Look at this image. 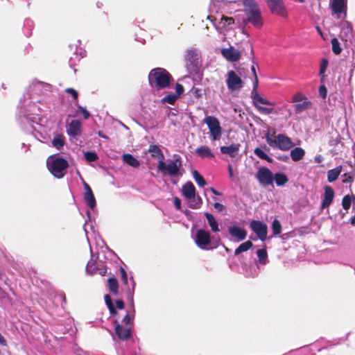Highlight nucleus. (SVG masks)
<instances>
[{"instance_id":"22","label":"nucleus","mask_w":355,"mask_h":355,"mask_svg":"<svg viewBox=\"0 0 355 355\" xmlns=\"http://www.w3.org/2000/svg\"><path fill=\"white\" fill-rule=\"evenodd\" d=\"M252 100H253V104L254 107H256V105H259L258 103L267 105H271L274 106L275 105V103L269 101L267 98L262 97L259 93L256 91H254L252 93Z\"/></svg>"},{"instance_id":"3","label":"nucleus","mask_w":355,"mask_h":355,"mask_svg":"<svg viewBox=\"0 0 355 355\" xmlns=\"http://www.w3.org/2000/svg\"><path fill=\"white\" fill-rule=\"evenodd\" d=\"M47 164L52 175L59 179L64 177L69 166V163L65 159L54 156L49 158Z\"/></svg>"},{"instance_id":"56","label":"nucleus","mask_w":355,"mask_h":355,"mask_svg":"<svg viewBox=\"0 0 355 355\" xmlns=\"http://www.w3.org/2000/svg\"><path fill=\"white\" fill-rule=\"evenodd\" d=\"M214 207L219 212H222L225 209V207L220 202H215Z\"/></svg>"},{"instance_id":"47","label":"nucleus","mask_w":355,"mask_h":355,"mask_svg":"<svg viewBox=\"0 0 355 355\" xmlns=\"http://www.w3.org/2000/svg\"><path fill=\"white\" fill-rule=\"evenodd\" d=\"M275 135V130H272V133H270V130H268L265 135V138H266V142L270 146H273V144L275 143V139H272V137L274 136Z\"/></svg>"},{"instance_id":"31","label":"nucleus","mask_w":355,"mask_h":355,"mask_svg":"<svg viewBox=\"0 0 355 355\" xmlns=\"http://www.w3.org/2000/svg\"><path fill=\"white\" fill-rule=\"evenodd\" d=\"M53 146L58 150L61 149L64 145V137L62 135H55L52 140Z\"/></svg>"},{"instance_id":"7","label":"nucleus","mask_w":355,"mask_h":355,"mask_svg":"<svg viewBox=\"0 0 355 355\" xmlns=\"http://www.w3.org/2000/svg\"><path fill=\"white\" fill-rule=\"evenodd\" d=\"M226 84L230 91L234 92L240 90L244 83L234 71L230 70L227 73Z\"/></svg>"},{"instance_id":"55","label":"nucleus","mask_w":355,"mask_h":355,"mask_svg":"<svg viewBox=\"0 0 355 355\" xmlns=\"http://www.w3.org/2000/svg\"><path fill=\"white\" fill-rule=\"evenodd\" d=\"M319 94L322 98H325L327 94V89L324 85H322L319 87Z\"/></svg>"},{"instance_id":"18","label":"nucleus","mask_w":355,"mask_h":355,"mask_svg":"<svg viewBox=\"0 0 355 355\" xmlns=\"http://www.w3.org/2000/svg\"><path fill=\"white\" fill-rule=\"evenodd\" d=\"M332 11L339 15L347 10V0H332L331 3Z\"/></svg>"},{"instance_id":"58","label":"nucleus","mask_w":355,"mask_h":355,"mask_svg":"<svg viewBox=\"0 0 355 355\" xmlns=\"http://www.w3.org/2000/svg\"><path fill=\"white\" fill-rule=\"evenodd\" d=\"M116 306L119 309L122 310L124 309L125 304L122 300L119 299L116 300Z\"/></svg>"},{"instance_id":"10","label":"nucleus","mask_w":355,"mask_h":355,"mask_svg":"<svg viewBox=\"0 0 355 355\" xmlns=\"http://www.w3.org/2000/svg\"><path fill=\"white\" fill-rule=\"evenodd\" d=\"M295 146L290 137L284 134H279L275 136V143L272 147H276L281 150L286 151Z\"/></svg>"},{"instance_id":"20","label":"nucleus","mask_w":355,"mask_h":355,"mask_svg":"<svg viewBox=\"0 0 355 355\" xmlns=\"http://www.w3.org/2000/svg\"><path fill=\"white\" fill-rule=\"evenodd\" d=\"M228 231L230 234L236 238L238 241H243L247 236L246 231L238 226L230 227Z\"/></svg>"},{"instance_id":"21","label":"nucleus","mask_w":355,"mask_h":355,"mask_svg":"<svg viewBox=\"0 0 355 355\" xmlns=\"http://www.w3.org/2000/svg\"><path fill=\"white\" fill-rule=\"evenodd\" d=\"M239 144H232L229 146H221L220 152L223 154L229 155L231 157H235L239 153Z\"/></svg>"},{"instance_id":"40","label":"nucleus","mask_w":355,"mask_h":355,"mask_svg":"<svg viewBox=\"0 0 355 355\" xmlns=\"http://www.w3.org/2000/svg\"><path fill=\"white\" fill-rule=\"evenodd\" d=\"M257 257L259 258V261L262 264H266L267 258H268V254L266 249H259L257 252Z\"/></svg>"},{"instance_id":"53","label":"nucleus","mask_w":355,"mask_h":355,"mask_svg":"<svg viewBox=\"0 0 355 355\" xmlns=\"http://www.w3.org/2000/svg\"><path fill=\"white\" fill-rule=\"evenodd\" d=\"M184 89L182 85L180 83H177L175 85V95L178 96V98H180V96L184 93Z\"/></svg>"},{"instance_id":"15","label":"nucleus","mask_w":355,"mask_h":355,"mask_svg":"<svg viewBox=\"0 0 355 355\" xmlns=\"http://www.w3.org/2000/svg\"><path fill=\"white\" fill-rule=\"evenodd\" d=\"M67 133L71 137H76L82 134V123L78 119L72 120L67 126Z\"/></svg>"},{"instance_id":"57","label":"nucleus","mask_w":355,"mask_h":355,"mask_svg":"<svg viewBox=\"0 0 355 355\" xmlns=\"http://www.w3.org/2000/svg\"><path fill=\"white\" fill-rule=\"evenodd\" d=\"M174 205L176 209L180 210L181 209V200L179 198L175 197L173 198Z\"/></svg>"},{"instance_id":"5","label":"nucleus","mask_w":355,"mask_h":355,"mask_svg":"<svg viewBox=\"0 0 355 355\" xmlns=\"http://www.w3.org/2000/svg\"><path fill=\"white\" fill-rule=\"evenodd\" d=\"M173 157V159L168 164H166L164 160L163 162H158L157 169L162 172L166 171L167 174L170 176L178 175L180 169L182 166V158L178 154H174Z\"/></svg>"},{"instance_id":"28","label":"nucleus","mask_w":355,"mask_h":355,"mask_svg":"<svg viewBox=\"0 0 355 355\" xmlns=\"http://www.w3.org/2000/svg\"><path fill=\"white\" fill-rule=\"evenodd\" d=\"M342 171V166H338L327 172V180L329 182H333L336 180L340 175Z\"/></svg>"},{"instance_id":"8","label":"nucleus","mask_w":355,"mask_h":355,"mask_svg":"<svg viewBox=\"0 0 355 355\" xmlns=\"http://www.w3.org/2000/svg\"><path fill=\"white\" fill-rule=\"evenodd\" d=\"M119 271H120V274H121V279L122 283H123V286H126V288H125V289L122 288V292L124 293V295L127 300L132 302L135 286V284L133 280V278L131 277V279H130L132 287H130L128 285V275H127L126 271L121 266L119 268Z\"/></svg>"},{"instance_id":"62","label":"nucleus","mask_w":355,"mask_h":355,"mask_svg":"<svg viewBox=\"0 0 355 355\" xmlns=\"http://www.w3.org/2000/svg\"><path fill=\"white\" fill-rule=\"evenodd\" d=\"M209 190L211 191V193L214 195H216V196H220L221 195V193L218 192V191H216L214 188L213 187H210L209 188Z\"/></svg>"},{"instance_id":"2","label":"nucleus","mask_w":355,"mask_h":355,"mask_svg":"<svg viewBox=\"0 0 355 355\" xmlns=\"http://www.w3.org/2000/svg\"><path fill=\"white\" fill-rule=\"evenodd\" d=\"M244 12L247 16L245 23H250L254 26L260 28L263 21L259 7L255 0H243Z\"/></svg>"},{"instance_id":"38","label":"nucleus","mask_w":355,"mask_h":355,"mask_svg":"<svg viewBox=\"0 0 355 355\" xmlns=\"http://www.w3.org/2000/svg\"><path fill=\"white\" fill-rule=\"evenodd\" d=\"M310 104V101L307 100L304 101L302 103L295 104L294 105L295 112L300 113L303 112L304 110H306L309 107Z\"/></svg>"},{"instance_id":"35","label":"nucleus","mask_w":355,"mask_h":355,"mask_svg":"<svg viewBox=\"0 0 355 355\" xmlns=\"http://www.w3.org/2000/svg\"><path fill=\"white\" fill-rule=\"evenodd\" d=\"M254 153L260 159L266 160L269 163H272L273 162L272 159L259 147L254 150Z\"/></svg>"},{"instance_id":"36","label":"nucleus","mask_w":355,"mask_h":355,"mask_svg":"<svg viewBox=\"0 0 355 355\" xmlns=\"http://www.w3.org/2000/svg\"><path fill=\"white\" fill-rule=\"evenodd\" d=\"M272 231L273 236H277L282 232V225L280 221L278 219H275L272 223Z\"/></svg>"},{"instance_id":"51","label":"nucleus","mask_w":355,"mask_h":355,"mask_svg":"<svg viewBox=\"0 0 355 355\" xmlns=\"http://www.w3.org/2000/svg\"><path fill=\"white\" fill-rule=\"evenodd\" d=\"M251 70H252L254 77V84H253V89H252V93H253L254 91H256L257 89L259 80H258V77L257 75L254 65H252L251 67Z\"/></svg>"},{"instance_id":"12","label":"nucleus","mask_w":355,"mask_h":355,"mask_svg":"<svg viewBox=\"0 0 355 355\" xmlns=\"http://www.w3.org/2000/svg\"><path fill=\"white\" fill-rule=\"evenodd\" d=\"M256 178L259 183L263 186L272 185L273 183V175L267 167L262 166L259 168Z\"/></svg>"},{"instance_id":"9","label":"nucleus","mask_w":355,"mask_h":355,"mask_svg":"<svg viewBox=\"0 0 355 355\" xmlns=\"http://www.w3.org/2000/svg\"><path fill=\"white\" fill-rule=\"evenodd\" d=\"M211 234L209 231L202 229L196 231L195 243L202 250H209L207 245L211 243Z\"/></svg>"},{"instance_id":"1","label":"nucleus","mask_w":355,"mask_h":355,"mask_svg":"<svg viewBox=\"0 0 355 355\" xmlns=\"http://www.w3.org/2000/svg\"><path fill=\"white\" fill-rule=\"evenodd\" d=\"M173 80L171 74L164 68L153 69L148 74V83L153 88H167Z\"/></svg>"},{"instance_id":"17","label":"nucleus","mask_w":355,"mask_h":355,"mask_svg":"<svg viewBox=\"0 0 355 355\" xmlns=\"http://www.w3.org/2000/svg\"><path fill=\"white\" fill-rule=\"evenodd\" d=\"M324 189V193L321 204V209L328 208L332 203L334 198V189L330 186H325Z\"/></svg>"},{"instance_id":"34","label":"nucleus","mask_w":355,"mask_h":355,"mask_svg":"<svg viewBox=\"0 0 355 355\" xmlns=\"http://www.w3.org/2000/svg\"><path fill=\"white\" fill-rule=\"evenodd\" d=\"M105 302L110 311V313L112 315H117V311L114 306L111 297L109 295H105L104 297Z\"/></svg>"},{"instance_id":"59","label":"nucleus","mask_w":355,"mask_h":355,"mask_svg":"<svg viewBox=\"0 0 355 355\" xmlns=\"http://www.w3.org/2000/svg\"><path fill=\"white\" fill-rule=\"evenodd\" d=\"M192 92L193 94L196 96V97H200L201 96V92H200V89H198V88H193L192 89Z\"/></svg>"},{"instance_id":"48","label":"nucleus","mask_w":355,"mask_h":355,"mask_svg":"<svg viewBox=\"0 0 355 355\" xmlns=\"http://www.w3.org/2000/svg\"><path fill=\"white\" fill-rule=\"evenodd\" d=\"M342 182L343 183H352L354 180V173H344L342 175Z\"/></svg>"},{"instance_id":"61","label":"nucleus","mask_w":355,"mask_h":355,"mask_svg":"<svg viewBox=\"0 0 355 355\" xmlns=\"http://www.w3.org/2000/svg\"><path fill=\"white\" fill-rule=\"evenodd\" d=\"M6 344H7L6 340L4 338V337L0 333V345H1L3 346H6Z\"/></svg>"},{"instance_id":"52","label":"nucleus","mask_w":355,"mask_h":355,"mask_svg":"<svg viewBox=\"0 0 355 355\" xmlns=\"http://www.w3.org/2000/svg\"><path fill=\"white\" fill-rule=\"evenodd\" d=\"M123 322L127 326L131 328L133 324V318L128 313H127L123 318Z\"/></svg>"},{"instance_id":"63","label":"nucleus","mask_w":355,"mask_h":355,"mask_svg":"<svg viewBox=\"0 0 355 355\" xmlns=\"http://www.w3.org/2000/svg\"><path fill=\"white\" fill-rule=\"evenodd\" d=\"M228 171H229V173H230V176L232 178L234 175H233V170H232V167L231 165H229L228 166Z\"/></svg>"},{"instance_id":"45","label":"nucleus","mask_w":355,"mask_h":355,"mask_svg":"<svg viewBox=\"0 0 355 355\" xmlns=\"http://www.w3.org/2000/svg\"><path fill=\"white\" fill-rule=\"evenodd\" d=\"M328 60L327 59H322V62H321V64H320V71H319V73H320V76H321V79L322 80H323V78H324V72L327 68V66H328Z\"/></svg>"},{"instance_id":"44","label":"nucleus","mask_w":355,"mask_h":355,"mask_svg":"<svg viewBox=\"0 0 355 355\" xmlns=\"http://www.w3.org/2000/svg\"><path fill=\"white\" fill-rule=\"evenodd\" d=\"M84 156L85 159L88 162H94L98 159L97 154L92 151L85 152Z\"/></svg>"},{"instance_id":"37","label":"nucleus","mask_w":355,"mask_h":355,"mask_svg":"<svg viewBox=\"0 0 355 355\" xmlns=\"http://www.w3.org/2000/svg\"><path fill=\"white\" fill-rule=\"evenodd\" d=\"M355 200V196L352 195V196L349 194L345 196L342 200V206L345 210H348L352 204V199Z\"/></svg>"},{"instance_id":"27","label":"nucleus","mask_w":355,"mask_h":355,"mask_svg":"<svg viewBox=\"0 0 355 355\" xmlns=\"http://www.w3.org/2000/svg\"><path fill=\"white\" fill-rule=\"evenodd\" d=\"M205 216L206 217L212 232H219L220 230L218 227V223L215 219L214 216L211 214H209L208 212L205 213Z\"/></svg>"},{"instance_id":"49","label":"nucleus","mask_w":355,"mask_h":355,"mask_svg":"<svg viewBox=\"0 0 355 355\" xmlns=\"http://www.w3.org/2000/svg\"><path fill=\"white\" fill-rule=\"evenodd\" d=\"M77 113H81L84 119H88L90 117V113L87 110L86 108L78 105L76 110Z\"/></svg>"},{"instance_id":"24","label":"nucleus","mask_w":355,"mask_h":355,"mask_svg":"<svg viewBox=\"0 0 355 355\" xmlns=\"http://www.w3.org/2000/svg\"><path fill=\"white\" fill-rule=\"evenodd\" d=\"M305 155V150L300 147H295L291 150V157L293 161L298 162Z\"/></svg>"},{"instance_id":"43","label":"nucleus","mask_w":355,"mask_h":355,"mask_svg":"<svg viewBox=\"0 0 355 355\" xmlns=\"http://www.w3.org/2000/svg\"><path fill=\"white\" fill-rule=\"evenodd\" d=\"M178 98V96L175 94H170L164 97L162 99V102L164 103H167L168 104L173 105L175 103Z\"/></svg>"},{"instance_id":"29","label":"nucleus","mask_w":355,"mask_h":355,"mask_svg":"<svg viewBox=\"0 0 355 355\" xmlns=\"http://www.w3.org/2000/svg\"><path fill=\"white\" fill-rule=\"evenodd\" d=\"M273 180H275L276 184L279 187H282L288 182V177L283 173H276L273 175Z\"/></svg>"},{"instance_id":"11","label":"nucleus","mask_w":355,"mask_h":355,"mask_svg":"<svg viewBox=\"0 0 355 355\" xmlns=\"http://www.w3.org/2000/svg\"><path fill=\"white\" fill-rule=\"evenodd\" d=\"M250 227L261 241L266 240L268 227L266 223L260 220H253L250 223Z\"/></svg>"},{"instance_id":"14","label":"nucleus","mask_w":355,"mask_h":355,"mask_svg":"<svg viewBox=\"0 0 355 355\" xmlns=\"http://www.w3.org/2000/svg\"><path fill=\"white\" fill-rule=\"evenodd\" d=\"M115 334L121 340H127L131 336V329L130 327H123L120 324L117 320H114Z\"/></svg>"},{"instance_id":"25","label":"nucleus","mask_w":355,"mask_h":355,"mask_svg":"<svg viewBox=\"0 0 355 355\" xmlns=\"http://www.w3.org/2000/svg\"><path fill=\"white\" fill-rule=\"evenodd\" d=\"M196 153L198 155L202 158L210 157L212 158L214 157V154L211 153L209 148L207 146H202L196 150Z\"/></svg>"},{"instance_id":"39","label":"nucleus","mask_w":355,"mask_h":355,"mask_svg":"<svg viewBox=\"0 0 355 355\" xmlns=\"http://www.w3.org/2000/svg\"><path fill=\"white\" fill-rule=\"evenodd\" d=\"M193 177L200 187H204L206 185L207 183L204 178L197 171H193Z\"/></svg>"},{"instance_id":"54","label":"nucleus","mask_w":355,"mask_h":355,"mask_svg":"<svg viewBox=\"0 0 355 355\" xmlns=\"http://www.w3.org/2000/svg\"><path fill=\"white\" fill-rule=\"evenodd\" d=\"M65 92L67 93V94H71L74 100H77L78 99V93L73 88H71V87L67 88L65 89Z\"/></svg>"},{"instance_id":"4","label":"nucleus","mask_w":355,"mask_h":355,"mask_svg":"<svg viewBox=\"0 0 355 355\" xmlns=\"http://www.w3.org/2000/svg\"><path fill=\"white\" fill-rule=\"evenodd\" d=\"M196 188L193 184L189 181L182 187V195L189 201V207L191 209H198L202 204V198L196 196Z\"/></svg>"},{"instance_id":"16","label":"nucleus","mask_w":355,"mask_h":355,"mask_svg":"<svg viewBox=\"0 0 355 355\" xmlns=\"http://www.w3.org/2000/svg\"><path fill=\"white\" fill-rule=\"evenodd\" d=\"M221 53L227 60L232 62L238 61L241 58V52L235 49L233 46L223 49Z\"/></svg>"},{"instance_id":"32","label":"nucleus","mask_w":355,"mask_h":355,"mask_svg":"<svg viewBox=\"0 0 355 355\" xmlns=\"http://www.w3.org/2000/svg\"><path fill=\"white\" fill-rule=\"evenodd\" d=\"M253 246L250 241H247L241 243L234 251V255H239L243 252H246Z\"/></svg>"},{"instance_id":"50","label":"nucleus","mask_w":355,"mask_h":355,"mask_svg":"<svg viewBox=\"0 0 355 355\" xmlns=\"http://www.w3.org/2000/svg\"><path fill=\"white\" fill-rule=\"evenodd\" d=\"M306 100H307V98L302 93L295 94L292 98L293 103H300L301 101L303 102L304 101Z\"/></svg>"},{"instance_id":"41","label":"nucleus","mask_w":355,"mask_h":355,"mask_svg":"<svg viewBox=\"0 0 355 355\" xmlns=\"http://www.w3.org/2000/svg\"><path fill=\"white\" fill-rule=\"evenodd\" d=\"M331 45H332V51H333V52L336 55H339L341 53V51H342V49H341V47L340 46V43H339V41L338 40V39L336 38V37L331 39Z\"/></svg>"},{"instance_id":"33","label":"nucleus","mask_w":355,"mask_h":355,"mask_svg":"<svg viewBox=\"0 0 355 355\" xmlns=\"http://www.w3.org/2000/svg\"><path fill=\"white\" fill-rule=\"evenodd\" d=\"M84 199L85 202L87 203V206L90 207L91 209H94L96 207V202L95 197L93 194V192L85 193L84 194Z\"/></svg>"},{"instance_id":"6","label":"nucleus","mask_w":355,"mask_h":355,"mask_svg":"<svg viewBox=\"0 0 355 355\" xmlns=\"http://www.w3.org/2000/svg\"><path fill=\"white\" fill-rule=\"evenodd\" d=\"M205 122L209 130L211 139L218 140L222 135V128L217 118L213 116H208L205 118Z\"/></svg>"},{"instance_id":"13","label":"nucleus","mask_w":355,"mask_h":355,"mask_svg":"<svg viewBox=\"0 0 355 355\" xmlns=\"http://www.w3.org/2000/svg\"><path fill=\"white\" fill-rule=\"evenodd\" d=\"M265 1L272 14L282 17L286 16V9L283 0H265Z\"/></svg>"},{"instance_id":"30","label":"nucleus","mask_w":355,"mask_h":355,"mask_svg":"<svg viewBox=\"0 0 355 355\" xmlns=\"http://www.w3.org/2000/svg\"><path fill=\"white\" fill-rule=\"evenodd\" d=\"M185 59L187 63H189V64H195L196 61L198 60V55L196 52V50L193 49L188 50Z\"/></svg>"},{"instance_id":"42","label":"nucleus","mask_w":355,"mask_h":355,"mask_svg":"<svg viewBox=\"0 0 355 355\" xmlns=\"http://www.w3.org/2000/svg\"><path fill=\"white\" fill-rule=\"evenodd\" d=\"M234 22L235 21L233 17L223 15L220 19V24H222V26L223 28H226L229 26L233 25Z\"/></svg>"},{"instance_id":"19","label":"nucleus","mask_w":355,"mask_h":355,"mask_svg":"<svg viewBox=\"0 0 355 355\" xmlns=\"http://www.w3.org/2000/svg\"><path fill=\"white\" fill-rule=\"evenodd\" d=\"M148 152L150 154L152 158L157 159L158 162H163L164 160V155L159 146L150 144Z\"/></svg>"},{"instance_id":"46","label":"nucleus","mask_w":355,"mask_h":355,"mask_svg":"<svg viewBox=\"0 0 355 355\" xmlns=\"http://www.w3.org/2000/svg\"><path fill=\"white\" fill-rule=\"evenodd\" d=\"M256 108L260 113L265 114H270L272 113L274 111L273 107H266L261 106L259 105H256Z\"/></svg>"},{"instance_id":"26","label":"nucleus","mask_w":355,"mask_h":355,"mask_svg":"<svg viewBox=\"0 0 355 355\" xmlns=\"http://www.w3.org/2000/svg\"><path fill=\"white\" fill-rule=\"evenodd\" d=\"M123 160L127 164L134 168H137L140 165V162L138 159H137L133 155L131 154H124L122 156Z\"/></svg>"},{"instance_id":"60","label":"nucleus","mask_w":355,"mask_h":355,"mask_svg":"<svg viewBox=\"0 0 355 355\" xmlns=\"http://www.w3.org/2000/svg\"><path fill=\"white\" fill-rule=\"evenodd\" d=\"M84 187H85V193H92V190L91 189V187H89V185L85 182L84 183Z\"/></svg>"},{"instance_id":"23","label":"nucleus","mask_w":355,"mask_h":355,"mask_svg":"<svg viewBox=\"0 0 355 355\" xmlns=\"http://www.w3.org/2000/svg\"><path fill=\"white\" fill-rule=\"evenodd\" d=\"M107 286L109 288V291L111 293H112L114 295H116L119 294V285L118 280L114 277H111L108 278L107 279Z\"/></svg>"},{"instance_id":"64","label":"nucleus","mask_w":355,"mask_h":355,"mask_svg":"<svg viewBox=\"0 0 355 355\" xmlns=\"http://www.w3.org/2000/svg\"><path fill=\"white\" fill-rule=\"evenodd\" d=\"M98 136H99V137H102V138L107 139V136H105V135L103 133V132H102V131H101V130H99V131L98 132Z\"/></svg>"}]
</instances>
